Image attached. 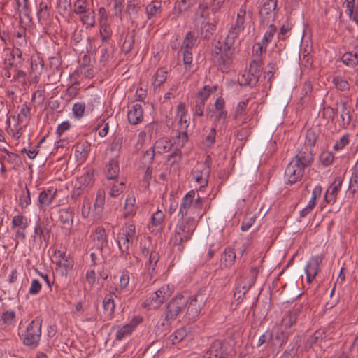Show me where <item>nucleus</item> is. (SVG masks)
<instances>
[{
  "instance_id": "nucleus-53",
  "label": "nucleus",
  "mask_w": 358,
  "mask_h": 358,
  "mask_svg": "<svg viewBox=\"0 0 358 358\" xmlns=\"http://www.w3.org/2000/svg\"><path fill=\"white\" fill-rule=\"evenodd\" d=\"M255 220H256L255 215H252L251 213L246 215V216L243 218L242 223H241V231H245L248 230L251 227V226L254 224Z\"/></svg>"
},
{
  "instance_id": "nucleus-46",
  "label": "nucleus",
  "mask_w": 358,
  "mask_h": 358,
  "mask_svg": "<svg viewBox=\"0 0 358 358\" xmlns=\"http://www.w3.org/2000/svg\"><path fill=\"white\" fill-rule=\"evenodd\" d=\"M31 204V195L28 187L26 186L25 189L22 192L20 199L19 205L21 208H26Z\"/></svg>"
},
{
  "instance_id": "nucleus-55",
  "label": "nucleus",
  "mask_w": 358,
  "mask_h": 358,
  "mask_svg": "<svg viewBox=\"0 0 358 358\" xmlns=\"http://www.w3.org/2000/svg\"><path fill=\"white\" fill-rule=\"evenodd\" d=\"M320 160L324 166H328L333 163L334 160V155L331 152L323 151L320 154Z\"/></svg>"
},
{
  "instance_id": "nucleus-40",
  "label": "nucleus",
  "mask_w": 358,
  "mask_h": 358,
  "mask_svg": "<svg viewBox=\"0 0 358 358\" xmlns=\"http://www.w3.org/2000/svg\"><path fill=\"white\" fill-rule=\"evenodd\" d=\"M204 5L208 6L213 14H215L220 11L222 5L226 0H199Z\"/></svg>"
},
{
  "instance_id": "nucleus-15",
  "label": "nucleus",
  "mask_w": 358,
  "mask_h": 358,
  "mask_svg": "<svg viewBox=\"0 0 358 358\" xmlns=\"http://www.w3.org/2000/svg\"><path fill=\"white\" fill-rule=\"evenodd\" d=\"M340 104L341 106V122L340 126L342 128H347L352 120V115L351 112L353 111L351 106H348L346 101H341Z\"/></svg>"
},
{
  "instance_id": "nucleus-33",
  "label": "nucleus",
  "mask_w": 358,
  "mask_h": 358,
  "mask_svg": "<svg viewBox=\"0 0 358 358\" xmlns=\"http://www.w3.org/2000/svg\"><path fill=\"white\" fill-rule=\"evenodd\" d=\"M90 143L87 141L78 143L75 145V153L77 157L80 155V159H85L90 152Z\"/></svg>"
},
{
  "instance_id": "nucleus-12",
  "label": "nucleus",
  "mask_w": 358,
  "mask_h": 358,
  "mask_svg": "<svg viewBox=\"0 0 358 358\" xmlns=\"http://www.w3.org/2000/svg\"><path fill=\"white\" fill-rule=\"evenodd\" d=\"M196 3V0H178L176 1L173 10L172 19L176 20L181 14L188 10Z\"/></svg>"
},
{
  "instance_id": "nucleus-56",
  "label": "nucleus",
  "mask_w": 358,
  "mask_h": 358,
  "mask_svg": "<svg viewBox=\"0 0 358 358\" xmlns=\"http://www.w3.org/2000/svg\"><path fill=\"white\" fill-rule=\"evenodd\" d=\"M159 259V255L158 252L155 251H151L149 255V261L148 264L146 265L148 268V271H152V272L155 271L157 264Z\"/></svg>"
},
{
  "instance_id": "nucleus-39",
  "label": "nucleus",
  "mask_w": 358,
  "mask_h": 358,
  "mask_svg": "<svg viewBox=\"0 0 358 358\" xmlns=\"http://www.w3.org/2000/svg\"><path fill=\"white\" fill-rule=\"evenodd\" d=\"M195 20L199 19H203V21L208 19L210 17V9L204 5L201 1H199L198 8L194 13Z\"/></svg>"
},
{
  "instance_id": "nucleus-52",
  "label": "nucleus",
  "mask_w": 358,
  "mask_h": 358,
  "mask_svg": "<svg viewBox=\"0 0 358 358\" xmlns=\"http://www.w3.org/2000/svg\"><path fill=\"white\" fill-rule=\"evenodd\" d=\"M297 320V318L292 315L289 311L287 312L282 319L281 324L282 327L290 328L293 326Z\"/></svg>"
},
{
  "instance_id": "nucleus-5",
  "label": "nucleus",
  "mask_w": 358,
  "mask_h": 358,
  "mask_svg": "<svg viewBox=\"0 0 358 358\" xmlns=\"http://www.w3.org/2000/svg\"><path fill=\"white\" fill-rule=\"evenodd\" d=\"M231 351V348L229 342L225 340H216L210 344L203 358H228Z\"/></svg>"
},
{
  "instance_id": "nucleus-50",
  "label": "nucleus",
  "mask_w": 358,
  "mask_h": 358,
  "mask_svg": "<svg viewBox=\"0 0 358 358\" xmlns=\"http://www.w3.org/2000/svg\"><path fill=\"white\" fill-rule=\"evenodd\" d=\"M1 320L3 324L12 325L15 321V313L13 310H7L2 313Z\"/></svg>"
},
{
  "instance_id": "nucleus-47",
  "label": "nucleus",
  "mask_w": 358,
  "mask_h": 358,
  "mask_svg": "<svg viewBox=\"0 0 358 358\" xmlns=\"http://www.w3.org/2000/svg\"><path fill=\"white\" fill-rule=\"evenodd\" d=\"M246 15V6L242 5L237 13V20L236 22V27L237 29H244V23Z\"/></svg>"
},
{
  "instance_id": "nucleus-61",
  "label": "nucleus",
  "mask_w": 358,
  "mask_h": 358,
  "mask_svg": "<svg viewBox=\"0 0 358 358\" xmlns=\"http://www.w3.org/2000/svg\"><path fill=\"white\" fill-rule=\"evenodd\" d=\"M267 343L271 346L272 345V332L269 331H266L264 334L261 335L257 341V346H261L262 345Z\"/></svg>"
},
{
  "instance_id": "nucleus-43",
  "label": "nucleus",
  "mask_w": 358,
  "mask_h": 358,
  "mask_svg": "<svg viewBox=\"0 0 358 358\" xmlns=\"http://www.w3.org/2000/svg\"><path fill=\"white\" fill-rule=\"evenodd\" d=\"M135 43V31L133 30L131 32H129L126 37L125 40L122 45V50L126 52H129L134 45Z\"/></svg>"
},
{
  "instance_id": "nucleus-62",
  "label": "nucleus",
  "mask_w": 358,
  "mask_h": 358,
  "mask_svg": "<svg viewBox=\"0 0 358 358\" xmlns=\"http://www.w3.org/2000/svg\"><path fill=\"white\" fill-rule=\"evenodd\" d=\"M99 32L103 42L107 41L111 36L110 27L106 24H101Z\"/></svg>"
},
{
  "instance_id": "nucleus-35",
  "label": "nucleus",
  "mask_w": 358,
  "mask_h": 358,
  "mask_svg": "<svg viewBox=\"0 0 358 358\" xmlns=\"http://www.w3.org/2000/svg\"><path fill=\"white\" fill-rule=\"evenodd\" d=\"M136 199L134 196H128L126 199L124 206V217H128L135 214Z\"/></svg>"
},
{
  "instance_id": "nucleus-57",
  "label": "nucleus",
  "mask_w": 358,
  "mask_h": 358,
  "mask_svg": "<svg viewBox=\"0 0 358 358\" xmlns=\"http://www.w3.org/2000/svg\"><path fill=\"white\" fill-rule=\"evenodd\" d=\"M333 83L336 87L341 91H347L350 89V85L347 80L337 76L333 78Z\"/></svg>"
},
{
  "instance_id": "nucleus-27",
  "label": "nucleus",
  "mask_w": 358,
  "mask_h": 358,
  "mask_svg": "<svg viewBox=\"0 0 358 358\" xmlns=\"http://www.w3.org/2000/svg\"><path fill=\"white\" fill-rule=\"evenodd\" d=\"M288 336L289 333L281 329H278L274 333L272 332V345H278L281 347L287 341Z\"/></svg>"
},
{
  "instance_id": "nucleus-36",
  "label": "nucleus",
  "mask_w": 358,
  "mask_h": 358,
  "mask_svg": "<svg viewBox=\"0 0 358 358\" xmlns=\"http://www.w3.org/2000/svg\"><path fill=\"white\" fill-rule=\"evenodd\" d=\"M94 173V169H87L83 176L78 178L79 185L84 188L87 187L92 182Z\"/></svg>"
},
{
  "instance_id": "nucleus-64",
  "label": "nucleus",
  "mask_w": 358,
  "mask_h": 358,
  "mask_svg": "<svg viewBox=\"0 0 358 358\" xmlns=\"http://www.w3.org/2000/svg\"><path fill=\"white\" fill-rule=\"evenodd\" d=\"M164 219V214L162 210H157L152 217V224L153 226H159L162 224Z\"/></svg>"
},
{
  "instance_id": "nucleus-9",
  "label": "nucleus",
  "mask_w": 358,
  "mask_h": 358,
  "mask_svg": "<svg viewBox=\"0 0 358 358\" xmlns=\"http://www.w3.org/2000/svg\"><path fill=\"white\" fill-rule=\"evenodd\" d=\"M142 6L141 0H128L125 12L133 24L143 17Z\"/></svg>"
},
{
  "instance_id": "nucleus-30",
  "label": "nucleus",
  "mask_w": 358,
  "mask_h": 358,
  "mask_svg": "<svg viewBox=\"0 0 358 358\" xmlns=\"http://www.w3.org/2000/svg\"><path fill=\"white\" fill-rule=\"evenodd\" d=\"M348 189L352 194H354L358 190V159L352 169Z\"/></svg>"
},
{
  "instance_id": "nucleus-48",
  "label": "nucleus",
  "mask_w": 358,
  "mask_h": 358,
  "mask_svg": "<svg viewBox=\"0 0 358 358\" xmlns=\"http://www.w3.org/2000/svg\"><path fill=\"white\" fill-rule=\"evenodd\" d=\"M344 4H345L346 13L350 18L358 24V14L357 12H354L355 0H345Z\"/></svg>"
},
{
  "instance_id": "nucleus-60",
  "label": "nucleus",
  "mask_w": 358,
  "mask_h": 358,
  "mask_svg": "<svg viewBox=\"0 0 358 358\" xmlns=\"http://www.w3.org/2000/svg\"><path fill=\"white\" fill-rule=\"evenodd\" d=\"M85 105L84 103H76L73 104L72 111L73 115L77 118H81L85 112Z\"/></svg>"
},
{
  "instance_id": "nucleus-21",
  "label": "nucleus",
  "mask_w": 358,
  "mask_h": 358,
  "mask_svg": "<svg viewBox=\"0 0 358 358\" xmlns=\"http://www.w3.org/2000/svg\"><path fill=\"white\" fill-rule=\"evenodd\" d=\"M120 172L119 163L116 159H110L106 165V176L108 180L117 178Z\"/></svg>"
},
{
  "instance_id": "nucleus-23",
  "label": "nucleus",
  "mask_w": 358,
  "mask_h": 358,
  "mask_svg": "<svg viewBox=\"0 0 358 358\" xmlns=\"http://www.w3.org/2000/svg\"><path fill=\"white\" fill-rule=\"evenodd\" d=\"M262 69L263 64L261 59L252 60L250 62L248 73L253 78V83H257L259 81Z\"/></svg>"
},
{
  "instance_id": "nucleus-28",
  "label": "nucleus",
  "mask_w": 358,
  "mask_h": 358,
  "mask_svg": "<svg viewBox=\"0 0 358 358\" xmlns=\"http://www.w3.org/2000/svg\"><path fill=\"white\" fill-rule=\"evenodd\" d=\"M80 20L83 24L87 25V27H92L95 24V14L92 8L86 10V13L78 15Z\"/></svg>"
},
{
  "instance_id": "nucleus-18",
  "label": "nucleus",
  "mask_w": 358,
  "mask_h": 358,
  "mask_svg": "<svg viewBox=\"0 0 358 358\" xmlns=\"http://www.w3.org/2000/svg\"><path fill=\"white\" fill-rule=\"evenodd\" d=\"M243 29H238L236 25H234L229 30L224 44L220 48H219V50L221 51L222 49H223L224 52H228L230 50L231 45L234 43L238 35Z\"/></svg>"
},
{
  "instance_id": "nucleus-17",
  "label": "nucleus",
  "mask_w": 358,
  "mask_h": 358,
  "mask_svg": "<svg viewBox=\"0 0 358 358\" xmlns=\"http://www.w3.org/2000/svg\"><path fill=\"white\" fill-rule=\"evenodd\" d=\"M236 257V255L234 249L232 248H227L221 255L220 263V267H231L235 262Z\"/></svg>"
},
{
  "instance_id": "nucleus-54",
  "label": "nucleus",
  "mask_w": 358,
  "mask_h": 358,
  "mask_svg": "<svg viewBox=\"0 0 358 358\" xmlns=\"http://www.w3.org/2000/svg\"><path fill=\"white\" fill-rule=\"evenodd\" d=\"M123 143V137L120 136H115L110 144V150L112 152H117L119 155L121 152Z\"/></svg>"
},
{
  "instance_id": "nucleus-19",
  "label": "nucleus",
  "mask_w": 358,
  "mask_h": 358,
  "mask_svg": "<svg viewBox=\"0 0 358 358\" xmlns=\"http://www.w3.org/2000/svg\"><path fill=\"white\" fill-rule=\"evenodd\" d=\"M59 213V220L62 224V227L64 229H70L73 222V210L71 208L67 209H61Z\"/></svg>"
},
{
  "instance_id": "nucleus-44",
  "label": "nucleus",
  "mask_w": 358,
  "mask_h": 358,
  "mask_svg": "<svg viewBox=\"0 0 358 358\" xmlns=\"http://www.w3.org/2000/svg\"><path fill=\"white\" fill-rule=\"evenodd\" d=\"M73 12L78 15L86 13L90 9V5L87 0H76L73 3Z\"/></svg>"
},
{
  "instance_id": "nucleus-16",
  "label": "nucleus",
  "mask_w": 358,
  "mask_h": 358,
  "mask_svg": "<svg viewBox=\"0 0 358 358\" xmlns=\"http://www.w3.org/2000/svg\"><path fill=\"white\" fill-rule=\"evenodd\" d=\"M143 108L141 104H134L128 112L127 118L130 124L136 125L143 120Z\"/></svg>"
},
{
  "instance_id": "nucleus-58",
  "label": "nucleus",
  "mask_w": 358,
  "mask_h": 358,
  "mask_svg": "<svg viewBox=\"0 0 358 358\" xmlns=\"http://www.w3.org/2000/svg\"><path fill=\"white\" fill-rule=\"evenodd\" d=\"M276 30L277 29L273 24H269V27L266 33L264 34V38L262 39V43L263 44H265V46H266L268 43L271 42L274 34L276 32Z\"/></svg>"
},
{
  "instance_id": "nucleus-63",
  "label": "nucleus",
  "mask_w": 358,
  "mask_h": 358,
  "mask_svg": "<svg viewBox=\"0 0 358 358\" xmlns=\"http://www.w3.org/2000/svg\"><path fill=\"white\" fill-rule=\"evenodd\" d=\"M167 72L162 69H158L155 74L154 84L160 86L166 79Z\"/></svg>"
},
{
  "instance_id": "nucleus-49",
  "label": "nucleus",
  "mask_w": 358,
  "mask_h": 358,
  "mask_svg": "<svg viewBox=\"0 0 358 358\" xmlns=\"http://www.w3.org/2000/svg\"><path fill=\"white\" fill-rule=\"evenodd\" d=\"M194 41L195 38L194 35L191 32H188L182 41L181 50L191 51L192 48L194 45Z\"/></svg>"
},
{
  "instance_id": "nucleus-32",
  "label": "nucleus",
  "mask_w": 358,
  "mask_h": 358,
  "mask_svg": "<svg viewBox=\"0 0 358 358\" xmlns=\"http://www.w3.org/2000/svg\"><path fill=\"white\" fill-rule=\"evenodd\" d=\"M342 62L348 66H354L358 64V50L348 52L342 56Z\"/></svg>"
},
{
  "instance_id": "nucleus-38",
  "label": "nucleus",
  "mask_w": 358,
  "mask_h": 358,
  "mask_svg": "<svg viewBox=\"0 0 358 358\" xmlns=\"http://www.w3.org/2000/svg\"><path fill=\"white\" fill-rule=\"evenodd\" d=\"M204 199L198 195L195 201H192L193 214H196L200 220L206 213V210H203Z\"/></svg>"
},
{
  "instance_id": "nucleus-34",
  "label": "nucleus",
  "mask_w": 358,
  "mask_h": 358,
  "mask_svg": "<svg viewBox=\"0 0 358 358\" xmlns=\"http://www.w3.org/2000/svg\"><path fill=\"white\" fill-rule=\"evenodd\" d=\"M134 327L131 324H126L122 327H118L115 334V340L122 341L130 336L134 331Z\"/></svg>"
},
{
  "instance_id": "nucleus-6",
  "label": "nucleus",
  "mask_w": 358,
  "mask_h": 358,
  "mask_svg": "<svg viewBox=\"0 0 358 358\" xmlns=\"http://www.w3.org/2000/svg\"><path fill=\"white\" fill-rule=\"evenodd\" d=\"M169 296V286H163L147 299L144 301L143 306L148 310L157 309L162 305Z\"/></svg>"
},
{
  "instance_id": "nucleus-41",
  "label": "nucleus",
  "mask_w": 358,
  "mask_h": 358,
  "mask_svg": "<svg viewBox=\"0 0 358 358\" xmlns=\"http://www.w3.org/2000/svg\"><path fill=\"white\" fill-rule=\"evenodd\" d=\"M187 336V331L185 327L180 328L169 336L172 344L175 345L181 342Z\"/></svg>"
},
{
  "instance_id": "nucleus-1",
  "label": "nucleus",
  "mask_w": 358,
  "mask_h": 358,
  "mask_svg": "<svg viewBox=\"0 0 358 358\" xmlns=\"http://www.w3.org/2000/svg\"><path fill=\"white\" fill-rule=\"evenodd\" d=\"M196 227V223L193 217L179 219L174 235L171 239L173 245L179 246V250H182L184 248L182 244L191 239Z\"/></svg>"
},
{
  "instance_id": "nucleus-13",
  "label": "nucleus",
  "mask_w": 358,
  "mask_h": 358,
  "mask_svg": "<svg viewBox=\"0 0 358 358\" xmlns=\"http://www.w3.org/2000/svg\"><path fill=\"white\" fill-rule=\"evenodd\" d=\"M342 182L343 180L341 178H336L330 185L325 194V201L327 203H335L338 192L341 190Z\"/></svg>"
},
{
  "instance_id": "nucleus-20",
  "label": "nucleus",
  "mask_w": 358,
  "mask_h": 358,
  "mask_svg": "<svg viewBox=\"0 0 358 358\" xmlns=\"http://www.w3.org/2000/svg\"><path fill=\"white\" fill-rule=\"evenodd\" d=\"M131 238L124 236L121 233L117 235V245L120 250V256L124 259H127L129 255V243Z\"/></svg>"
},
{
  "instance_id": "nucleus-42",
  "label": "nucleus",
  "mask_w": 358,
  "mask_h": 358,
  "mask_svg": "<svg viewBox=\"0 0 358 358\" xmlns=\"http://www.w3.org/2000/svg\"><path fill=\"white\" fill-rule=\"evenodd\" d=\"M28 220L27 218L22 215H15L11 222L12 229L16 228H27Z\"/></svg>"
},
{
  "instance_id": "nucleus-11",
  "label": "nucleus",
  "mask_w": 358,
  "mask_h": 358,
  "mask_svg": "<svg viewBox=\"0 0 358 358\" xmlns=\"http://www.w3.org/2000/svg\"><path fill=\"white\" fill-rule=\"evenodd\" d=\"M292 159L305 169L310 167L313 162V155L308 147L299 150Z\"/></svg>"
},
{
  "instance_id": "nucleus-51",
  "label": "nucleus",
  "mask_w": 358,
  "mask_h": 358,
  "mask_svg": "<svg viewBox=\"0 0 358 358\" xmlns=\"http://www.w3.org/2000/svg\"><path fill=\"white\" fill-rule=\"evenodd\" d=\"M195 196V191H189L183 197L180 206L187 208L190 210H192V201Z\"/></svg>"
},
{
  "instance_id": "nucleus-22",
  "label": "nucleus",
  "mask_w": 358,
  "mask_h": 358,
  "mask_svg": "<svg viewBox=\"0 0 358 358\" xmlns=\"http://www.w3.org/2000/svg\"><path fill=\"white\" fill-rule=\"evenodd\" d=\"M323 260V255H316L313 257L309 262H308L306 267L305 268L306 273H310L312 275H317L319 269L320 265Z\"/></svg>"
},
{
  "instance_id": "nucleus-45",
  "label": "nucleus",
  "mask_w": 358,
  "mask_h": 358,
  "mask_svg": "<svg viewBox=\"0 0 358 358\" xmlns=\"http://www.w3.org/2000/svg\"><path fill=\"white\" fill-rule=\"evenodd\" d=\"M192 176L193 179L198 183L200 184L199 190H201L202 188L205 187L208 185V179L207 178H203V171L195 169L192 172Z\"/></svg>"
},
{
  "instance_id": "nucleus-4",
  "label": "nucleus",
  "mask_w": 358,
  "mask_h": 358,
  "mask_svg": "<svg viewBox=\"0 0 358 358\" xmlns=\"http://www.w3.org/2000/svg\"><path fill=\"white\" fill-rule=\"evenodd\" d=\"M208 299L206 289H200L192 297L189 296L188 304L186 307V315L189 320H194L201 313Z\"/></svg>"
},
{
  "instance_id": "nucleus-10",
  "label": "nucleus",
  "mask_w": 358,
  "mask_h": 358,
  "mask_svg": "<svg viewBox=\"0 0 358 358\" xmlns=\"http://www.w3.org/2000/svg\"><path fill=\"white\" fill-rule=\"evenodd\" d=\"M57 194V189L53 187L41 191L38 199L39 209L45 210L52 203Z\"/></svg>"
},
{
  "instance_id": "nucleus-8",
  "label": "nucleus",
  "mask_w": 358,
  "mask_h": 358,
  "mask_svg": "<svg viewBox=\"0 0 358 358\" xmlns=\"http://www.w3.org/2000/svg\"><path fill=\"white\" fill-rule=\"evenodd\" d=\"M305 169L292 159L286 167L285 178L287 179L289 184H294L301 180Z\"/></svg>"
},
{
  "instance_id": "nucleus-31",
  "label": "nucleus",
  "mask_w": 358,
  "mask_h": 358,
  "mask_svg": "<svg viewBox=\"0 0 358 358\" xmlns=\"http://www.w3.org/2000/svg\"><path fill=\"white\" fill-rule=\"evenodd\" d=\"M171 147L172 144L169 140L160 138L156 141L155 146L152 148L157 150L158 153L162 154L169 151Z\"/></svg>"
},
{
  "instance_id": "nucleus-59",
  "label": "nucleus",
  "mask_w": 358,
  "mask_h": 358,
  "mask_svg": "<svg viewBox=\"0 0 358 358\" xmlns=\"http://www.w3.org/2000/svg\"><path fill=\"white\" fill-rule=\"evenodd\" d=\"M219 113L217 115H216L215 119L213 125L217 127L218 126V123L221 122V127L225 128L226 127V120L227 117V111L226 110H218Z\"/></svg>"
},
{
  "instance_id": "nucleus-29",
  "label": "nucleus",
  "mask_w": 358,
  "mask_h": 358,
  "mask_svg": "<svg viewBox=\"0 0 358 358\" xmlns=\"http://www.w3.org/2000/svg\"><path fill=\"white\" fill-rule=\"evenodd\" d=\"M96 239L99 242L98 248L102 252L103 248L108 245V238L104 228L99 227L95 230Z\"/></svg>"
},
{
  "instance_id": "nucleus-2",
  "label": "nucleus",
  "mask_w": 358,
  "mask_h": 358,
  "mask_svg": "<svg viewBox=\"0 0 358 358\" xmlns=\"http://www.w3.org/2000/svg\"><path fill=\"white\" fill-rule=\"evenodd\" d=\"M189 296L187 294H177L166 305L162 317L164 320L174 321L182 313L188 304Z\"/></svg>"
},
{
  "instance_id": "nucleus-24",
  "label": "nucleus",
  "mask_w": 358,
  "mask_h": 358,
  "mask_svg": "<svg viewBox=\"0 0 358 358\" xmlns=\"http://www.w3.org/2000/svg\"><path fill=\"white\" fill-rule=\"evenodd\" d=\"M217 22L213 20V22L203 21L201 25V37L203 39H209L213 35V31L215 30Z\"/></svg>"
},
{
  "instance_id": "nucleus-14",
  "label": "nucleus",
  "mask_w": 358,
  "mask_h": 358,
  "mask_svg": "<svg viewBox=\"0 0 358 358\" xmlns=\"http://www.w3.org/2000/svg\"><path fill=\"white\" fill-rule=\"evenodd\" d=\"M301 341V336H294L280 358H295L297 356Z\"/></svg>"
},
{
  "instance_id": "nucleus-37",
  "label": "nucleus",
  "mask_w": 358,
  "mask_h": 358,
  "mask_svg": "<svg viewBox=\"0 0 358 358\" xmlns=\"http://www.w3.org/2000/svg\"><path fill=\"white\" fill-rule=\"evenodd\" d=\"M50 229L43 227L40 223H38L34 228V236L38 235L48 244L50 238Z\"/></svg>"
},
{
  "instance_id": "nucleus-3",
  "label": "nucleus",
  "mask_w": 358,
  "mask_h": 358,
  "mask_svg": "<svg viewBox=\"0 0 358 358\" xmlns=\"http://www.w3.org/2000/svg\"><path fill=\"white\" fill-rule=\"evenodd\" d=\"M42 320L36 317L27 326L22 334L23 343L31 349L36 348L39 343L41 336Z\"/></svg>"
},
{
  "instance_id": "nucleus-7",
  "label": "nucleus",
  "mask_w": 358,
  "mask_h": 358,
  "mask_svg": "<svg viewBox=\"0 0 358 358\" xmlns=\"http://www.w3.org/2000/svg\"><path fill=\"white\" fill-rule=\"evenodd\" d=\"M277 3V0H265L259 10L262 23L268 25L275 20Z\"/></svg>"
},
{
  "instance_id": "nucleus-26",
  "label": "nucleus",
  "mask_w": 358,
  "mask_h": 358,
  "mask_svg": "<svg viewBox=\"0 0 358 358\" xmlns=\"http://www.w3.org/2000/svg\"><path fill=\"white\" fill-rule=\"evenodd\" d=\"M162 10L161 3L152 1L148 3L145 8L147 19L150 20L161 14Z\"/></svg>"
},
{
  "instance_id": "nucleus-25",
  "label": "nucleus",
  "mask_w": 358,
  "mask_h": 358,
  "mask_svg": "<svg viewBox=\"0 0 358 358\" xmlns=\"http://www.w3.org/2000/svg\"><path fill=\"white\" fill-rule=\"evenodd\" d=\"M103 308L105 313L110 317L112 318L115 313V301L111 294H106L102 301Z\"/></svg>"
}]
</instances>
